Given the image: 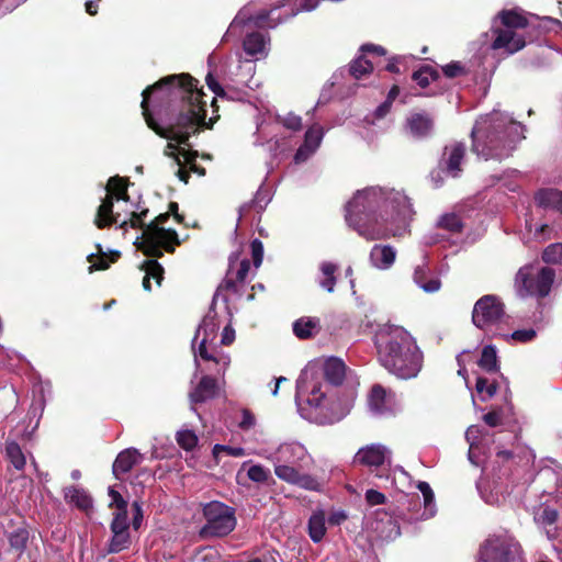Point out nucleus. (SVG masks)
<instances>
[{
    "mask_svg": "<svg viewBox=\"0 0 562 562\" xmlns=\"http://www.w3.org/2000/svg\"><path fill=\"white\" fill-rule=\"evenodd\" d=\"M148 214V209H144L140 212H132L131 217L126 221H122L120 223L121 228H126L127 226L132 228H140L144 231L147 224H145L144 220Z\"/></svg>",
    "mask_w": 562,
    "mask_h": 562,
    "instance_id": "37998d69",
    "label": "nucleus"
},
{
    "mask_svg": "<svg viewBox=\"0 0 562 562\" xmlns=\"http://www.w3.org/2000/svg\"><path fill=\"white\" fill-rule=\"evenodd\" d=\"M326 518L323 510L315 512L308 520V535L314 542H319L326 533Z\"/></svg>",
    "mask_w": 562,
    "mask_h": 562,
    "instance_id": "393cba45",
    "label": "nucleus"
},
{
    "mask_svg": "<svg viewBox=\"0 0 562 562\" xmlns=\"http://www.w3.org/2000/svg\"><path fill=\"white\" fill-rule=\"evenodd\" d=\"M323 135L324 133L322 126H311L305 133L303 145L295 153V161L300 162L304 160L310 154L314 153L316 148L319 146Z\"/></svg>",
    "mask_w": 562,
    "mask_h": 562,
    "instance_id": "f3484780",
    "label": "nucleus"
},
{
    "mask_svg": "<svg viewBox=\"0 0 562 562\" xmlns=\"http://www.w3.org/2000/svg\"><path fill=\"white\" fill-rule=\"evenodd\" d=\"M558 519V512L549 506L543 507L535 515V520L542 527L553 525Z\"/></svg>",
    "mask_w": 562,
    "mask_h": 562,
    "instance_id": "c03bdc74",
    "label": "nucleus"
},
{
    "mask_svg": "<svg viewBox=\"0 0 562 562\" xmlns=\"http://www.w3.org/2000/svg\"><path fill=\"white\" fill-rule=\"evenodd\" d=\"M198 355L201 359L205 361H214L215 363H218V359L216 358L215 353L207 348V341L206 338H203L198 347Z\"/></svg>",
    "mask_w": 562,
    "mask_h": 562,
    "instance_id": "052dcab7",
    "label": "nucleus"
},
{
    "mask_svg": "<svg viewBox=\"0 0 562 562\" xmlns=\"http://www.w3.org/2000/svg\"><path fill=\"white\" fill-rule=\"evenodd\" d=\"M206 85L211 91L215 93L216 97L226 98L227 93L224 88L218 83V81L214 78V76L209 72L205 77Z\"/></svg>",
    "mask_w": 562,
    "mask_h": 562,
    "instance_id": "13d9d810",
    "label": "nucleus"
},
{
    "mask_svg": "<svg viewBox=\"0 0 562 562\" xmlns=\"http://www.w3.org/2000/svg\"><path fill=\"white\" fill-rule=\"evenodd\" d=\"M119 257H120L119 251L111 252L109 258L104 254H101L100 256L90 254L87 257V260L91 263L89 266L88 270L90 273H92L93 271H97V270H106L110 267V262H115Z\"/></svg>",
    "mask_w": 562,
    "mask_h": 562,
    "instance_id": "2f4dec72",
    "label": "nucleus"
},
{
    "mask_svg": "<svg viewBox=\"0 0 562 562\" xmlns=\"http://www.w3.org/2000/svg\"><path fill=\"white\" fill-rule=\"evenodd\" d=\"M112 532H128L127 510L117 512L111 524Z\"/></svg>",
    "mask_w": 562,
    "mask_h": 562,
    "instance_id": "49530a36",
    "label": "nucleus"
},
{
    "mask_svg": "<svg viewBox=\"0 0 562 562\" xmlns=\"http://www.w3.org/2000/svg\"><path fill=\"white\" fill-rule=\"evenodd\" d=\"M319 0H290L294 8H286L283 4L280 8H273L270 11H260L249 18V21L258 29H273L279 25L283 18L288 19L296 15L302 11H311L315 9Z\"/></svg>",
    "mask_w": 562,
    "mask_h": 562,
    "instance_id": "9b49d317",
    "label": "nucleus"
},
{
    "mask_svg": "<svg viewBox=\"0 0 562 562\" xmlns=\"http://www.w3.org/2000/svg\"><path fill=\"white\" fill-rule=\"evenodd\" d=\"M440 78L437 69L430 65H423L412 74V79L420 87L427 88L431 81Z\"/></svg>",
    "mask_w": 562,
    "mask_h": 562,
    "instance_id": "cd10ccee",
    "label": "nucleus"
},
{
    "mask_svg": "<svg viewBox=\"0 0 562 562\" xmlns=\"http://www.w3.org/2000/svg\"><path fill=\"white\" fill-rule=\"evenodd\" d=\"M221 452H226L231 456H234V457H239V456H244V454H249V452H247L244 448L241 447H237V448H232L229 446H225V445H215L213 447V450H212V457H218V454Z\"/></svg>",
    "mask_w": 562,
    "mask_h": 562,
    "instance_id": "8fccbe9b",
    "label": "nucleus"
},
{
    "mask_svg": "<svg viewBox=\"0 0 562 562\" xmlns=\"http://www.w3.org/2000/svg\"><path fill=\"white\" fill-rule=\"evenodd\" d=\"M408 199L398 193L383 198L381 191L366 189L358 191L346 205V221L359 235L369 240L396 236L409 214Z\"/></svg>",
    "mask_w": 562,
    "mask_h": 562,
    "instance_id": "f03ea898",
    "label": "nucleus"
},
{
    "mask_svg": "<svg viewBox=\"0 0 562 562\" xmlns=\"http://www.w3.org/2000/svg\"><path fill=\"white\" fill-rule=\"evenodd\" d=\"M338 267L333 262H323L321 266V271L324 276V279L321 280L319 284L322 288H324L327 292L331 293L334 291V288L336 285V277L335 273L337 271Z\"/></svg>",
    "mask_w": 562,
    "mask_h": 562,
    "instance_id": "473e14b6",
    "label": "nucleus"
},
{
    "mask_svg": "<svg viewBox=\"0 0 562 562\" xmlns=\"http://www.w3.org/2000/svg\"><path fill=\"white\" fill-rule=\"evenodd\" d=\"M366 501L370 506L382 505L386 502V497L383 493L376 490H368L366 492Z\"/></svg>",
    "mask_w": 562,
    "mask_h": 562,
    "instance_id": "0e129e2a",
    "label": "nucleus"
},
{
    "mask_svg": "<svg viewBox=\"0 0 562 562\" xmlns=\"http://www.w3.org/2000/svg\"><path fill=\"white\" fill-rule=\"evenodd\" d=\"M248 476H249L250 480H252L255 482H263V481H266L268 479L269 471L263 469L260 465H252L248 470Z\"/></svg>",
    "mask_w": 562,
    "mask_h": 562,
    "instance_id": "e2e57ef3",
    "label": "nucleus"
},
{
    "mask_svg": "<svg viewBox=\"0 0 562 562\" xmlns=\"http://www.w3.org/2000/svg\"><path fill=\"white\" fill-rule=\"evenodd\" d=\"M319 329V321L316 318L302 317L294 322L293 333L300 339H308Z\"/></svg>",
    "mask_w": 562,
    "mask_h": 562,
    "instance_id": "b1692460",
    "label": "nucleus"
},
{
    "mask_svg": "<svg viewBox=\"0 0 562 562\" xmlns=\"http://www.w3.org/2000/svg\"><path fill=\"white\" fill-rule=\"evenodd\" d=\"M484 423L490 427H497L502 425L503 422V413L502 409H494L486 413L483 416Z\"/></svg>",
    "mask_w": 562,
    "mask_h": 562,
    "instance_id": "bf43d9fd",
    "label": "nucleus"
},
{
    "mask_svg": "<svg viewBox=\"0 0 562 562\" xmlns=\"http://www.w3.org/2000/svg\"><path fill=\"white\" fill-rule=\"evenodd\" d=\"M506 317L505 304L497 295H483L473 306L472 323L481 330L490 331L493 326L502 324Z\"/></svg>",
    "mask_w": 562,
    "mask_h": 562,
    "instance_id": "1a4fd4ad",
    "label": "nucleus"
},
{
    "mask_svg": "<svg viewBox=\"0 0 562 562\" xmlns=\"http://www.w3.org/2000/svg\"><path fill=\"white\" fill-rule=\"evenodd\" d=\"M109 496L111 497L110 506H115L117 512L127 510V503L122 495L113 487H109Z\"/></svg>",
    "mask_w": 562,
    "mask_h": 562,
    "instance_id": "6e6d98bb",
    "label": "nucleus"
},
{
    "mask_svg": "<svg viewBox=\"0 0 562 562\" xmlns=\"http://www.w3.org/2000/svg\"><path fill=\"white\" fill-rule=\"evenodd\" d=\"M375 345L381 364L400 379L415 378L422 369L423 353L407 330L389 326L376 334Z\"/></svg>",
    "mask_w": 562,
    "mask_h": 562,
    "instance_id": "7ed1b4c3",
    "label": "nucleus"
},
{
    "mask_svg": "<svg viewBox=\"0 0 562 562\" xmlns=\"http://www.w3.org/2000/svg\"><path fill=\"white\" fill-rule=\"evenodd\" d=\"M493 336H501L506 341H508L509 339H513L515 341H518V342H521V344H526V342H529V341L533 340L536 338V336H537V333H536L535 329L528 328V329L515 330L510 335L494 333Z\"/></svg>",
    "mask_w": 562,
    "mask_h": 562,
    "instance_id": "ea45409f",
    "label": "nucleus"
},
{
    "mask_svg": "<svg viewBox=\"0 0 562 562\" xmlns=\"http://www.w3.org/2000/svg\"><path fill=\"white\" fill-rule=\"evenodd\" d=\"M113 204L114 201L111 196H105L102 200V203L97 210V215L94 218V224L98 228L103 229L119 223L120 213L113 212Z\"/></svg>",
    "mask_w": 562,
    "mask_h": 562,
    "instance_id": "a211bd4d",
    "label": "nucleus"
},
{
    "mask_svg": "<svg viewBox=\"0 0 562 562\" xmlns=\"http://www.w3.org/2000/svg\"><path fill=\"white\" fill-rule=\"evenodd\" d=\"M250 248L254 265L258 268L262 263L263 259V245L261 240L256 238L250 243Z\"/></svg>",
    "mask_w": 562,
    "mask_h": 562,
    "instance_id": "603ef678",
    "label": "nucleus"
},
{
    "mask_svg": "<svg viewBox=\"0 0 562 562\" xmlns=\"http://www.w3.org/2000/svg\"><path fill=\"white\" fill-rule=\"evenodd\" d=\"M361 463L370 467L371 472L378 477H389V459H360Z\"/></svg>",
    "mask_w": 562,
    "mask_h": 562,
    "instance_id": "4c0bfd02",
    "label": "nucleus"
},
{
    "mask_svg": "<svg viewBox=\"0 0 562 562\" xmlns=\"http://www.w3.org/2000/svg\"><path fill=\"white\" fill-rule=\"evenodd\" d=\"M541 259L548 265H562V243L548 245L541 254Z\"/></svg>",
    "mask_w": 562,
    "mask_h": 562,
    "instance_id": "72a5a7b5",
    "label": "nucleus"
},
{
    "mask_svg": "<svg viewBox=\"0 0 562 562\" xmlns=\"http://www.w3.org/2000/svg\"><path fill=\"white\" fill-rule=\"evenodd\" d=\"M438 227L451 233H460L463 228V223L457 214L448 213L440 217Z\"/></svg>",
    "mask_w": 562,
    "mask_h": 562,
    "instance_id": "c9c22d12",
    "label": "nucleus"
},
{
    "mask_svg": "<svg viewBox=\"0 0 562 562\" xmlns=\"http://www.w3.org/2000/svg\"><path fill=\"white\" fill-rule=\"evenodd\" d=\"M282 124L285 128L291 130L293 132H297L302 130V119L299 115H295L293 113L286 114L282 119Z\"/></svg>",
    "mask_w": 562,
    "mask_h": 562,
    "instance_id": "5fc2aeb1",
    "label": "nucleus"
},
{
    "mask_svg": "<svg viewBox=\"0 0 562 562\" xmlns=\"http://www.w3.org/2000/svg\"><path fill=\"white\" fill-rule=\"evenodd\" d=\"M220 386L217 379L211 375H203L194 389L189 393L191 404H201L213 400L218 395Z\"/></svg>",
    "mask_w": 562,
    "mask_h": 562,
    "instance_id": "4468645a",
    "label": "nucleus"
},
{
    "mask_svg": "<svg viewBox=\"0 0 562 562\" xmlns=\"http://www.w3.org/2000/svg\"><path fill=\"white\" fill-rule=\"evenodd\" d=\"M199 80L188 72L162 77L142 92V114L158 136L191 147L190 137L212 130L220 120L217 101L211 102L213 115L206 120V101Z\"/></svg>",
    "mask_w": 562,
    "mask_h": 562,
    "instance_id": "f257e3e1",
    "label": "nucleus"
},
{
    "mask_svg": "<svg viewBox=\"0 0 562 562\" xmlns=\"http://www.w3.org/2000/svg\"><path fill=\"white\" fill-rule=\"evenodd\" d=\"M475 390L480 395L485 393L486 396L482 397V400L485 401L487 398H492L497 393L498 383L496 381L488 382V380L484 376H477Z\"/></svg>",
    "mask_w": 562,
    "mask_h": 562,
    "instance_id": "58836bf2",
    "label": "nucleus"
},
{
    "mask_svg": "<svg viewBox=\"0 0 562 562\" xmlns=\"http://www.w3.org/2000/svg\"><path fill=\"white\" fill-rule=\"evenodd\" d=\"M203 514L206 524L202 528V533L205 536L223 537L236 526L235 510L221 502L206 504Z\"/></svg>",
    "mask_w": 562,
    "mask_h": 562,
    "instance_id": "9d476101",
    "label": "nucleus"
},
{
    "mask_svg": "<svg viewBox=\"0 0 562 562\" xmlns=\"http://www.w3.org/2000/svg\"><path fill=\"white\" fill-rule=\"evenodd\" d=\"M243 47L247 55L256 56L257 54L263 53L266 38L259 32L249 33L244 38Z\"/></svg>",
    "mask_w": 562,
    "mask_h": 562,
    "instance_id": "c85d7f7f",
    "label": "nucleus"
},
{
    "mask_svg": "<svg viewBox=\"0 0 562 562\" xmlns=\"http://www.w3.org/2000/svg\"><path fill=\"white\" fill-rule=\"evenodd\" d=\"M395 258L396 251L389 245H374L370 251L371 263L378 269H389Z\"/></svg>",
    "mask_w": 562,
    "mask_h": 562,
    "instance_id": "6ab92c4d",
    "label": "nucleus"
},
{
    "mask_svg": "<svg viewBox=\"0 0 562 562\" xmlns=\"http://www.w3.org/2000/svg\"><path fill=\"white\" fill-rule=\"evenodd\" d=\"M64 497L68 504L76 506L85 513H88L90 509H92V498L82 488L75 486L65 487Z\"/></svg>",
    "mask_w": 562,
    "mask_h": 562,
    "instance_id": "4be33fe9",
    "label": "nucleus"
},
{
    "mask_svg": "<svg viewBox=\"0 0 562 562\" xmlns=\"http://www.w3.org/2000/svg\"><path fill=\"white\" fill-rule=\"evenodd\" d=\"M373 71V64L364 55L358 56L349 65V74L355 79H361L362 77Z\"/></svg>",
    "mask_w": 562,
    "mask_h": 562,
    "instance_id": "7c9ffc66",
    "label": "nucleus"
},
{
    "mask_svg": "<svg viewBox=\"0 0 562 562\" xmlns=\"http://www.w3.org/2000/svg\"><path fill=\"white\" fill-rule=\"evenodd\" d=\"M476 562H525L519 542L508 533L491 535L480 546Z\"/></svg>",
    "mask_w": 562,
    "mask_h": 562,
    "instance_id": "0eeeda50",
    "label": "nucleus"
},
{
    "mask_svg": "<svg viewBox=\"0 0 562 562\" xmlns=\"http://www.w3.org/2000/svg\"><path fill=\"white\" fill-rule=\"evenodd\" d=\"M522 137L520 124L514 121H484L471 132L472 151L484 160L502 161L513 155Z\"/></svg>",
    "mask_w": 562,
    "mask_h": 562,
    "instance_id": "20e7f679",
    "label": "nucleus"
},
{
    "mask_svg": "<svg viewBox=\"0 0 562 562\" xmlns=\"http://www.w3.org/2000/svg\"><path fill=\"white\" fill-rule=\"evenodd\" d=\"M477 366L487 373L497 372L499 370L496 349L494 346L487 345L483 347Z\"/></svg>",
    "mask_w": 562,
    "mask_h": 562,
    "instance_id": "bb28decb",
    "label": "nucleus"
},
{
    "mask_svg": "<svg viewBox=\"0 0 562 562\" xmlns=\"http://www.w3.org/2000/svg\"><path fill=\"white\" fill-rule=\"evenodd\" d=\"M128 181L120 176L111 177L106 184V195L111 196L113 201H125L130 200L127 193Z\"/></svg>",
    "mask_w": 562,
    "mask_h": 562,
    "instance_id": "5701e85b",
    "label": "nucleus"
},
{
    "mask_svg": "<svg viewBox=\"0 0 562 562\" xmlns=\"http://www.w3.org/2000/svg\"><path fill=\"white\" fill-rule=\"evenodd\" d=\"M406 126L415 138L423 139L431 135L435 121L427 112H416L407 117Z\"/></svg>",
    "mask_w": 562,
    "mask_h": 562,
    "instance_id": "2eb2a0df",
    "label": "nucleus"
},
{
    "mask_svg": "<svg viewBox=\"0 0 562 562\" xmlns=\"http://www.w3.org/2000/svg\"><path fill=\"white\" fill-rule=\"evenodd\" d=\"M178 445L186 451H191L198 445V436L193 430H180L176 435Z\"/></svg>",
    "mask_w": 562,
    "mask_h": 562,
    "instance_id": "a19ab883",
    "label": "nucleus"
},
{
    "mask_svg": "<svg viewBox=\"0 0 562 562\" xmlns=\"http://www.w3.org/2000/svg\"><path fill=\"white\" fill-rule=\"evenodd\" d=\"M535 203L542 209H550L562 215V191L555 188H542L535 193Z\"/></svg>",
    "mask_w": 562,
    "mask_h": 562,
    "instance_id": "dca6fc26",
    "label": "nucleus"
},
{
    "mask_svg": "<svg viewBox=\"0 0 562 562\" xmlns=\"http://www.w3.org/2000/svg\"><path fill=\"white\" fill-rule=\"evenodd\" d=\"M417 488L423 495L424 501V512L420 515V518L428 519L435 516L436 514V504H435V495L427 482H418Z\"/></svg>",
    "mask_w": 562,
    "mask_h": 562,
    "instance_id": "a878e982",
    "label": "nucleus"
},
{
    "mask_svg": "<svg viewBox=\"0 0 562 562\" xmlns=\"http://www.w3.org/2000/svg\"><path fill=\"white\" fill-rule=\"evenodd\" d=\"M299 471L292 467L289 465H277L276 467V474L281 480H284L286 482L293 483L295 482Z\"/></svg>",
    "mask_w": 562,
    "mask_h": 562,
    "instance_id": "09e8293b",
    "label": "nucleus"
},
{
    "mask_svg": "<svg viewBox=\"0 0 562 562\" xmlns=\"http://www.w3.org/2000/svg\"><path fill=\"white\" fill-rule=\"evenodd\" d=\"M325 398V393L322 391L321 383H317L313 386L310 397L307 398V403L312 406H319Z\"/></svg>",
    "mask_w": 562,
    "mask_h": 562,
    "instance_id": "680f3d73",
    "label": "nucleus"
},
{
    "mask_svg": "<svg viewBox=\"0 0 562 562\" xmlns=\"http://www.w3.org/2000/svg\"><path fill=\"white\" fill-rule=\"evenodd\" d=\"M294 484H296L305 490H311V491L319 490V483L314 477H312L311 475H307V474L299 473Z\"/></svg>",
    "mask_w": 562,
    "mask_h": 562,
    "instance_id": "3c124183",
    "label": "nucleus"
},
{
    "mask_svg": "<svg viewBox=\"0 0 562 562\" xmlns=\"http://www.w3.org/2000/svg\"><path fill=\"white\" fill-rule=\"evenodd\" d=\"M396 403V395L391 389L381 384H373L368 394L370 409L379 415L391 412Z\"/></svg>",
    "mask_w": 562,
    "mask_h": 562,
    "instance_id": "ddd939ff",
    "label": "nucleus"
},
{
    "mask_svg": "<svg viewBox=\"0 0 562 562\" xmlns=\"http://www.w3.org/2000/svg\"><path fill=\"white\" fill-rule=\"evenodd\" d=\"M465 154L467 146L462 142H453L443 147L442 155L438 164L440 170L432 171L430 173L436 188L440 187L443 182L440 171L446 172L452 178L460 177L463 171L462 162L464 161Z\"/></svg>",
    "mask_w": 562,
    "mask_h": 562,
    "instance_id": "f8f14e48",
    "label": "nucleus"
},
{
    "mask_svg": "<svg viewBox=\"0 0 562 562\" xmlns=\"http://www.w3.org/2000/svg\"><path fill=\"white\" fill-rule=\"evenodd\" d=\"M7 457H25L23 448L14 440H10L5 445Z\"/></svg>",
    "mask_w": 562,
    "mask_h": 562,
    "instance_id": "774afa93",
    "label": "nucleus"
},
{
    "mask_svg": "<svg viewBox=\"0 0 562 562\" xmlns=\"http://www.w3.org/2000/svg\"><path fill=\"white\" fill-rule=\"evenodd\" d=\"M256 425V417L254 413L248 408L241 409V420L238 423L239 428L243 430H249Z\"/></svg>",
    "mask_w": 562,
    "mask_h": 562,
    "instance_id": "4d7b16f0",
    "label": "nucleus"
},
{
    "mask_svg": "<svg viewBox=\"0 0 562 562\" xmlns=\"http://www.w3.org/2000/svg\"><path fill=\"white\" fill-rule=\"evenodd\" d=\"M249 270H250V261L248 259H243L239 263L238 270L236 271L235 276H233V277L239 284H243L249 273Z\"/></svg>",
    "mask_w": 562,
    "mask_h": 562,
    "instance_id": "338daca9",
    "label": "nucleus"
},
{
    "mask_svg": "<svg viewBox=\"0 0 562 562\" xmlns=\"http://www.w3.org/2000/svg\"><path fill=\"white\" fill-rule=\"evenodd\" d=\"M150 258L151 259L145 260L140 267L145 271V276L143 278V288L146 291L151 290V279H154L156 284L160 286L165 274V269L157 261V258Z\"/></svg>",
    "mask_w": 562,
    "mask_h": 562,
    "instance_id": "412c9836",
    "label": "nucleus"
},
{
    "mask_svg": "<svg viewBox=\"0 0 562 562\" xmlns=\"http://www.w3.org/2000/svg\"><path fill=\"white\" fill-rule=\"evenodd\" d=\"M414 281L427 293L438 291L441 284L438 279L432 278L427 280V269L425 266H418L415 268Z\"/></svg>",
    "mask_w": 562,
    "mask_h": 562,
    "instance_id": "c756f323",
    "label": "nucleus"
},
{
    "mask_svg": "<svg viewBox=\"0 0 562 562\" xmlns=\"http://www.w3.org/2000/svg\"><path fill=\"white\" fill-rule=\"evenodd\" d=\"M390 454H392V451L387 447H385L381 443H371V445L360 448L357 451V453L355 454V457L378 458V457H389Z\"/></svg>",
    "mask_w": 562,
    "mask_h": 562,
    "instance_id": "e433bc0d",
    "label": "nucleus"
},
{
    "mask_svg": "<svg viewBox=\"0 0 562 562\" xmlns=\"http://www.w3.org/2000/svg\"><path fill=\"white\" fill-rule=\"evenodd\" d=\"M529 24L527 16L517 9L501 10L493 21L491 33L493 49H504L507 54H515L526 46V40L517 30L526 29Z\"/></svg>",
    "mask_w": 562,
    "mask_h": 562,
    "instance_id": "39448f33",
    "label": "nucleus"
},
{
    "mask_svg": "<svg viewBox=\"0 0 562 562\" xmlns=\"http://www.w3.org/2000/svg\"><path fill=\"white\" fill-rule=\"evenodd\" d=\"M137 459H115L113 463V473L117 479L128 472L136 463Z\"/></svg>",
    "mask_w": 562,
    "mask_h": 562,
    "instance_id": "a18cd8bd",
    "label": "nucleus"
},
{
    "mask_svg": "<svg viewBox=\"0 0 562 562\" xmlns=\"http://www.w3.org/2000/svg\"><path fill=\"white\" fill-rule=\"evenodd\" d=\"M169 217L170 213H161L144 228L140 241H136V246L145 256L160 258L164 251L172 254L176 246L180 245L178 233L172 228L162 227Z\"/></svg>",
    "mask_w": 562,
    "mask_h": 562,
    "instance_id": "423d86ee",
    "label": "nucleus"
},
{
    "mask_svg": "<svg viewBox=\"0 0 562 562\" xmlns=\"http://www.w3.org/2000/svg\"><path fill=\"white\" fill-rule=\"evenodd\" d=\"M238 284L239 283L235 280V278L233 277V272L229 269L227 271V274H226L225 279L220 284L218 290H226V291H229L232 293H238V286H237Z\"/></svg>",
    "mask_w": 562,
    "mask_h": 562,
    "instance_id": "69168bd1",
    "label": "nucleus"
},
{
    "mask_svg": "<svg viewBox=\"0 0 562 562\" xmlns=\"http://www.w3.org/2000/svg\"><path fill=\"white\" fill-rule=\"evenodd\" d=\"M555 280V271L550 267H542L537 274L532 273V266H524L516 273L515 282L520 295L538 296L549 295Z\"/></svg>",
    "mask_w": 562,
    "mask_h": 562,
    "instance_id": "6e6552de",
    "label": "nucleus"
},
{
    "mask_svg": "<svg viewBox=\"0 0 562 562\" xmlns=\"http://www.w3.org/2000/svg\"><path fill=\"white\" fill-rule=\"evenodd\" d=\"M278 454L280 457H305L307 449L301 442L290 441L279 446Z\"/></svg>",
    "mask_w": 562,
    "mask_h": 562,
    "instance_id": "f704fd0d",
    "label": "nucleus"
},
{
    "mask_svg": "<svg viewBox=\"0 0 562 562\" xmlns=\"http://www.w3.org/2000/svg\"><path fill=\"white\" fill-rule=\"evenodd\" d=\"M170 156L176 157H182L184 162L190 167L191 164H196V158L199 156V153L193 149H187L184 147H178L177 148V155L170 154Z\"/></svg>",
    "mask_w": 562,
    "mask_h": 562,
    "instance_id": "864d4df0",
    "label": "nucleus"
},
{
    "mask_svg": "<svg viewBox=\"0 0 562 562\" xmlns=\"http://www.w3.org/2000/svg\"><path fill=\"white\" fill-rule=\"evenodd\" d=\"M347 367L339 358H329L324 364V376L331 385L339 386L346 378Z\"/></svg>",
    "mask_w": 562,
    "mask_h": 562,
    "instance_id": "aec40b11",
    "label": "nucleus"
},
{
    "mask_svg": "<svg viewBox=\"0 0 562 562\" xmlns=\"http://www.w3.org/2000/svg\"><path fill=\"white\" fill-rule=\"evenodd\" d=\"M442 72L447 78L453 79L467 75V69L460 61H451L442 66Z\"/></svg>",
    "mask_w": 562,
    "mask_h": 562,
    "instance_id": "de8ad7c7",
    "label": "nucleus"
},
{
    "mask_svg": "<svg viewBox=\"0 0 562 562\" xmlns=\"http://www.w3.org/2000/svg\"><path fill=\"white\" fill-rule=\"evenodd\" d=\"M113 536L111 538L109 544L110 553H117L122 550L128 548L130 546V533L128 532H112Z\"/></svg>",
    "mask_w": 562,
    "mask_h": 562,
    "instance_id": "79ce46f5",
    "label": "nucleus"
}]
</instances>
